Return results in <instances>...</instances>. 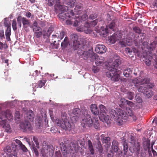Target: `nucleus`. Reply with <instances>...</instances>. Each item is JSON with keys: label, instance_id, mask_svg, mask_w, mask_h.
I'll use <instances>...</instances> for the list:
<instances>
[{"label": "nucleus", "instance_id": "f257e3e1", "mask_svg": "<svg viewBox=\"0 0 157 157\" xmlns=\"http://www.w3.org/2000/svg\"><path fill=\"white\" fill-rule=\"evenodd\" d=\"M82 114V118L81 122L82 126L84 128L87 127H90L93 124L95 129H98L99 128L100 124L98 118H94L92 120L90 115L88 114L87 110H85Z\"/></svg>", "mask_w": 157, "mask_h": 157}, {"label": "nucleus", "instance_id": "f03ea898", "mask_svg": "<svg viewBox=\"0 0 157 157\" xmlns=\"http://www.w3.org/2000/svg\"><path fill=\"white\" fill-rule=\"evenodd\" d=\"M120 64V60L119 59H116L113 62L111 67H109V71L106 72L107 76L110 78L111 80L114 81H117L120 79V74L121 71L117 70V68Z\"/></svg>", "mask_w": 157, "mask_h": 157}, {"label": "nucleus", "instance_id": "7ed1b4c3", "mask_svg": "<svg viewBox=\"0 0 157 157\" xmlns=\"http://www.w3.org/2000/svg\"><path fill=\"white\" fill-rule=\"evenodd\" d=\"M109 113L119 125L123 124V120H126L127 119L126 113L122 109H119L117 110V112L114 109H111L109 111Z\"/></svg>", "mask_w": 157, "mask_h": 157}, {"label": "nucleus", "instance_id": "20e7f679", "mask_svg": "<svg viewBox=\"0 0 157 157\" xmlns=\"http://www.w3.org/2000/svg\"><path fill=\"white\" fill-rule=\"evenodd\" d=\"M56 122L58 126L65 130L70 131L72 127L70 123L68 121L67 114L64 112L61 114V119L56 120Z\"/></svg>", "mask_w": 157, "mask_h": 157}, {"label": "nucleus", "instance_id": "39448f33", "mask_svg": "<svg viewBox=\"0 0 157 157\" xmlns=\"http://www.w3.org/2000/svg\"><path fill=\"white\" fill-rule=\"evenodd\" d=\"M68 7L65 6H60V10L61 12L58 15L60 19L64 21L68 18H70L72 16H74V13L73 10L70 11L68 10Z\"/></svg>", "mask_w": 157, "mask_h": 157}, {"label": "nucleus", "instance_id": "423d86ee", "mask_svg": "<svg viewBox=\"0 0 157 157\" xmlns=\"http://www.w3.org/2000/svg\"><path fill=\"white\" fill-rule=\"evenodd\" d=\"M84 48L78 50L77 51V54L83 58L84 59L86 60L89 58H90V61H92L93 59H95L97 57V54L94 53L93 51L90 49L88 51L82 50Z\"/></svg>", "mask_w": 157, "mask_h": 157}, {"label": "nucleus", "instance_id": "0eeeda50", "mask_svg": "<svg viewBox=\"0 0 157 157\" xmlns=\"http://www.w3.org/2000/svg\"><path fill=\"white\" fill-rule=\"evenodd\" d=\"M150 79L149 78L146 77H142L141 79L139 80L137 78L134 79L132 82L135 84L136 87H137L138 86L144 84H147L149 82Z\"/></svg>", "mask_w": 157, "mask_h": 157}, {"label": "nucleus", "instance_id": "6e6552de", "mask_svg": "<svg viewBox=\"0 0 157 157\" xmlns=\"http://www.w3.org/2000/svg\"><path fill=\"white\" fill-rule=\"evenodd\" d=\"M20 128L25 131L27 130L31 131L32 130V126L30 123L28 121L25 120L24 122H21L20 124Z\"/></svg>", "mask_w": 157, "mask_h": 157}, {"label": "nucleus", "instance_id": "1a4fd4ad", "mask_svg": "<svg viewBox=\"0 0 157 157\" xmlns=\"http://www.w3.org/2000/svg\"><path fill=\"white\" fill-rule=\"evenodd\" d=\"M95 51L97 53L103 54L106 52V48L103 45L98 44L96 47Z\"/></svg>", "mask_w": 157, "mask_h": 157}, {"label": "nucleus", "instance_id": "9d476101", "mask_svg": "<svg viewBox=\"0 0 157 157\" xmlns=\"http://www.w3.org/2000/svg\"><path fill=\"white\" fill-rule=\"evenodd\" d=\"M73 48L74 50H81V49L84 48L86 47V46L83 45V44L80 43L79 41H74L73 43Z\"/></svg>", "mask_w": 157, "mask_h": 157}, {"label": "nucleus", "instance_id": "9b49d317", "mask_svg": "<svg viewBox=\"0 0 157 157\" xmlns=\"http://www.w3.org/2000/svg\"><path fill=\"white\" fill-rule=\"evenodd\" d=\"M89 26V25H85V26L82 25L77 27L76 28V30L78 32H84L86 34L90 33L91 31L88 29V26Z\"/></svg>", "mask_w": 157, "mask_h": 157}, {"label": "nucleus", "instance_id": "f8f14e48", "mask_svg": "<svg viewBox=\"0 0 157 157\" xmlns=\"http://www.w3.org/2000/svg\"><path fill=\"white\" fill-rule=\"evenodd\" d=\"M22 22L23 26L26 31H27V28L31 25L30 21L24 17L21 16Z\"/></svg>", "mask_w": 157, "mask_h": 157}, {"label": "nucleus", "instance_id": "ddd939ff", "mask_svg": "<svg viewBox=\"0 0 157 157\" xmlns=\"http://www.w3.org/2000/svg\"><path fill=\"white\" fill-rule=\"evenodd\" d=\"M34 115L33 111L29 110L26 114L25 121H33L34 120Z\"/></svg>", "mask_w": 157, "mask_h": 157}, {"label": "nucleus", "instance_id": "4468645a", "mask_svg": "<svg viewBox=\"0 0 157 157\" xmlns=\"http://www.w3.org/2000/svg\"><path fill=\"white\" fill-rule=\"evenodd\" d=\"M97 57L95 59H93L92 61H94L96 60L95 62L96 65L98 66H100L102 65L104 63V58L103 57H99L97 54Z\"/></svg>", "mask_w": 157, "mask_h": 157}, {"label": "nucleus", "instance_id": "2eb2a0df", "mask_svg": "<svg viewBox=\"0 0 157 157\" xmlns=\"http://www.w3.org/2000/svg\"><path fill=\"white\" fill-rule=\"evenodd\" d=\"M80 112V110L78 109L75 108L74 109L71 113L70 114V116L71 118H74L76 119L78 118V114Z\"/></svg>", "mask_w": 157, "mask_h": 157}, {"label": "nucleus", "instance_id": "dca6fc26", "mask_svg": "<svg viewBox=\"0 0 157 157\" xmlns=\"http://www.w3.org/2000/svg\"><path fill=\"white\" fill-rule=\"evenodd\" d=\"M90 109L92 113L94 115H98L99 114V110L96 105L92 104L90 106Z\"/></svg>", "mask_w": 157, "mask_h": 157}, {"label": "nucleus", "instance_id": "f3484780", "mask_svg": "<svg viewBox=\"0 0 157 157\" xmlns=\"http://www.w3.org/2000/svg\"><path fill=\"white\" fill-rule=\"evenodd\" d=\"M118 141L113 140L112 143L111 151L112 152H117L118 151Z\"/></svg>", "mask_w": 157, "mask_h": 157}, {"label": "nucleus", "instance_id": "a211bd4d", "mask_svg": "<svg viewBox=\"0 0 157 157\" xmlns=\"http://www.w3.org/2000/svg\"><path fill=\"white\" fill-rule=\"evenodd\" d=\"M65 33L63 31L57 32L55 34L52 35V37L54 38H56L59 39L60 40L62 39L64 36Z\"/></svg>", "mask_w": 157, "mask_h": 157}, {"label": "nucleus", "instance_id": "6ab92c4d", "mask_svg": "<svg viewBox=\"0 0 157 157\" xmlns=\"http://www.w3.org/2000/svg\"><path fill=\"white\" fill-rule=\"evenodd\" d=\"M33 31H35V35L37 38L40 37L42 35L41 28L40 27L37 28V29L35 28H33Z\"/></svg>", "mask_w": 157, "mask_h": 157}, {"label": "nucleus", "instance_id": "aec40b11", "mask_svg": "<svg viewBox=\"0 0 157 157\" xmlns=\"http://www.w3.org/2000/svg\"><path fill=\"white\" fill-rule=\"evenodd\" d=\"M69 43L68 38L67 37H66L61 44V47L62 49H64L66 48L68 46Z\"/></svg>", "mask_w": 157, "mask_h": 157}, {"label": "nucleus", "instance_id": "412c9836", "mask_svg": "<svg viewBox=\"0 0 157 157\" xmlns=\"http://www.w3.org/2000/svg\"><path fill=\"white\" fill-rule=\"evenodd\" d=\"M150 140L148 139H146L143 142V146L145 150L150 149Z\"/></svg>", "mask_w": 157, "mask_h": 157}, {"label": "nucleus", "instance_id": "4be33fe9", "mask_svg": "<svg viewBox=\"0 0 157 157\" xmlns=\"http://www.w3.org/2000/svg\"><path fill=\"white\" fill-rule=\"evenodd\" d=\"M88 149L90 151V153L92 155L94 154V151L93 147V144L90 140L88 141Z\"/></svg>", "mask_w": 157, "mask_h": 157}, {"label": "nucleus", "instance_id": "5701e85b", "mask_svg": "<svg viewBox=\"0 0 157 157\" xmlns=\"http://www.w3.org/2000/svg\"><path fill=\"white\" fill-rule=\"evenodd\" d=\"M133 69V68H127L125 69L123 72L124 75L127 77H128L132 73Z\"/></svg>", "mask_w": 157, "mask_h": 157}, {"label": "nucleus", "instance_id": "b1692460", "mask_svg": "<svg viewBox=\"0 0 157 157\" xmlns=\"http://www.w3.org/2000/svg\"><path fill=\"white\" fill-rule=\"evenodd\" d=\"M117 34H113L112 36L109 37L108 41L111 44H114L117 41Z\"/></svg>", "mask_w": 157, "mask_h": 157}, {"label": "nucleus", "instance_id": "393cba45", "mask_svg": "<svg viewBox=\"0 0 157 157\" xmlns=\"http://www.w3.org/2000/svg\"><path fill=\"white\" fill-rule=\"evenodd\" d=\"M82 4L79 3L76 6L75 8V10L77 14H79L80 13L82 9Z\"/></svg>", "mask_w": 157, "mask_h": 157}, {"label": "nucleus", "instance_id": "a878e982", "mask_svg": "<svg viewBox=\"0 0 157 157\" xmlns=\"http://www.w3.org/2000/svg\"><path fill=\"white\" fill-rule=\"evenodd\" d=\"M69 147L71 151H76L78 148V145L76 143H71Z\"/></svg>", "mask_w": 157, "mask_h": 157}, {"label": "nucleus", "instance_id": "bb28decb", "mask_svg": "<svg viewBox=\"0 0 157 157\" xmlns=\"http://www.w3.org/2000/svg\"><path fill=\"white\" fill-rule=\"evenodd\" d=\"M109 33L108 27L106 26V27H101L100 29V34L102 36H105L106 35Z\"/></svg>", "mask_w": 157, "mask_h": 157}, {"label": "nucleus", "instance_id": "cd10ccee", "mask_svg": "<svg viewBox=\"0 0 157 157\" xmlns=\"http://www.w3.org/2000/svg\"><path fill=\"white\" fill-rule=\"evenodd\" d=\"M47 149L45 150V153L49 152L50 154L52 155L54 153V148L52 145H50L47 146Z\"/></svg>", "mask_w": 157, "mask_h": 157}, {"label": "nucleus", "instance_id": "c85d7f7f", "mask_svg": "<svg viewBox=\"0 0 157 157\" xmlns=\"http://www.w3.org/2000/svg\"><path fill=\"white\" fill-rule=\"evenodd\" d=\"M99 107L100 109L99 116L101 115L102 114H106V107L102 105H99Z\"/></svg>", "mask_w": 157, "mask_h": 157}, {"label": "nucleus", "instance_id": "c756f323", "mask_svg": "<svg viewBox=\"0 0 157 157\" xmlns=\"http://www.w3.org/2000/svg\"><path fill=\"white\" fill-rule=\"evenodd\" d=\"M88 19V15L86 14H85L82 15L81 17V22L82 21H84V23L86 25H88V23L87 22V19Z\"/></svg>", "mask_w": 157, "mask_h": 157}, {"label": "nucleus", "instance_id": "7c9ffc66", "mask_svg": "<svg viewBox=\"0 0 157 157\" xmlns=\"http://www.w3.org/2000/svg\"><path fill=\"white\" fill-rule=\"evenodd\" d=\"M144 93L145 96L148 98H151L153 95L152 91L147 89H146Z\"/></svg>", "mask_w": 157, "mask_h": 157}, {"label": "nucleus", "instance_id": "2f4dec72", "mask_svg": "<svg viewBox=\"0 0 157 157\" xmlns=\"http://www.w3.org/2000/svg\"><path fill=\"white\" fill-rule=\"evenodd\" d=\"M99 118H101V119H103L104 121L108 123V121L109 120V117L106 114H102L101 115L99 116Z\"/></svg>", "mask_w": 157, "mask_h": 157}, {"label": "nucleus", "instance_id": "473e14b6", "mask_svg": "<svg viewBox=\"0 0 157 157\" xmlns=\"http://www.w3.org/2000/svg\"><path fill=\"white\" fill-rule=\"evenodd\" d=\"M7 124V121L4 118H2L0 114V126L3 127Z\"/></svg>", "mask_w": 157, "mask_h": 157}, {"label": "nucleus", "instance_id": "72a5a7b5", "mask_svg": "<svg viewBox=\"0 0 157 157\" xmlns=\"http://www.w3.org/2000/svg\"><path fill=\"white\" fill-rule=\"evenodd\" d=\"M11 34V29L7 28L5 32V35L6 39L9 41L10 40V36Z\"/></svg>", "mask_w": 157, "mask_h": 157}, {"label": "nucleus", "instance_id": "f704fd0d", "mask_svg": "<svg viewBox=\"0 0 157 157\" xmlns=\"http://www.w3.org/2000/svg\"><path fill=\"white\" fill-rule=\"evenodd\" d=\"M157 44V42L154 41L148 46V48L150 49V50H152L156 47Z\"/></svg>", "mask_w": 157, "mask_h": 157}, {"label": "nucleus", "instance_id": "c9c22d12", "mask_svg": "<svg viewBox=\"0 0 157 157\" xmlns=\"http://www.w3.org/2000/svg\"><path fill=\"white\" fill-rule=\"evenodd\" d=\"M116 22V21L115 20H113L109 25L107 26L108 27V28H109L110 29L113 30L115 26V23Z\"/></svg>", "mask_w": 157, "mask_h": 157}, {"label": "nucleus", "instance_id": "e433bc0d", "mask_svg": "<svg viewBox=\"0 0 157 157\" xmlns=\"http://www.w3.org/2000/svg\"><path fill=\"white\" fill-rule=\"evenodd\" d=\"M4 25L5 27H6L7 28L11 29L10 23L8 21V19L7 18L4 19Z\"/></svg>", "mask_w": 157, "mask_h": 157}, {"label": "nucleus", "instance_id": "4c0bfd02", "mask_svg": "<svg viewBox=\"0 0 157 157\" xmlns=\"http://www.w3.org/2000/svg\"><path fill=\"white\" fill-rule=\"evenodd\" d=\"M133 31L136 33L140 34L141 33L142 30L137 26H135L133 28Z\"/></svg>", "mask_w": 157, "mask_h": 157}, {"label": "nucleus", "instance_id": "58836bf2", "mask_svg": "<svg viewBox=\"0 0 157 157\" xmlns=\"http://www.w3.org/2000/svg\"><path fill=\"white\" fill-rule=\"evenodd\" d=\"M60 146L61 150L63 151V152L67 153V146L63 142H61L60 144Z\"/></svg>", "mask_w": 157, "mask_h": 157}, {"label": "nucleus", "instance_id": "ea45409f", "mask_svg": "<svg viewBox=\"0 0 157 157\" xmlns=\"http://www.w3.org/2000/svg\"><path fill=\"white\" fill-rule=\"evenodd\" d=\"M12 151L11 147L9 146H6L4 149V152L7 155H9Z\"/></svg>", "mask_w": 157, "mask_h": 157}, {"label": "nucleus", "instance_id": "a19ab883", "mask_svg": "<svg viewBox=\"0 0 157 157\" xmlns=\"http://www.w3.org/2000/svg\"><path fill=\"white\" fill-rule=\"evenodd\" d=\"M134 96V93L133 92H128L127 93V98L129 100H132Z\"/></svg>", "mask_w": 157, "mask_h": 157}, {"label": "nucleus", "instance_id": "79ce46f5", "mask_svg": "<svg viewBox=\"0 0 157 157\" xmlns=\"http://www.w3.org/2000/svg\"><path fill=\"white\" fill-rule=\"evenodd\" d=\"M12 27L14 31H15L17 30V23L16 20L14 19L12 21Z\"/></svg>", "mask_w": 157, "mask_h": 157}, {"label": "nucleus", "instance_id": "37998d69", "mask_svg": "<svg viewBox=\"0 0 157 157\" xmlns=\"http://www.w3.org/2000/svg\"><path fill=\"white\" fill-rule=\"evenodd\" d=\"M6 132H11V128L9 124H6L3 127Z\"/></svg>", "mask_w": 157, "mask_h": 157}, {"label": "nucleus", "instance_id": "c03bdc74", "mask_svg": "<svg viewBox=\"0 0 157 157\" xmlns=\"http://www.w3.org/2000/svg\"><path fill=\"white\" fill-rule=\"evenodd\" d=\"M17 21L18 26H19L20 28H21V22H22L21 16H18L17 18Z\"/></svg>", "mask_w": 157, "mask_h": 157}, {"label": "nucleus", "instance_id": "a18cd8bd", "mask_svg": "<svg viewBox=\"0 0 157 157\" xmlns=\"http://www.w3.org/2000/svg\"><path fill=\"white\" fill-rule=\"evenodd\" d=\"M136 87L138 88V91L144 93L145 92V91L147 89L146 87L144 86H140L139 87L138 86Z\"/></svg>", "mask_w": 157, "mask_h": 157}, {"label": "nucleus", "instance_id": "49530a36", "mask_svg": "<svg viewBox=\"0 0 157 157\" xmlns=\"http://www.w3.org/2000/svg\"><path fill=\"white\" fill-rule=\"evenodd\" d=\"M151 59L152 58L151 57L148 59L147 58L145 59L144 62L146 65L149 66L151 64Z\"/></svg>", "mask_w": 157, "mask_h": 157}, {"label": "nucleus", "instance_id": "de8ad7c7", "mask_svg": "<svg viewBox=\"0 0 157 157\" xmlns=\"http://www.w3.org/2000/svg\"><path fill=\"white\" fill-rule=\"evenodd\" d=\"M71 40L73 41H78V36L76 34H72L70 36Z\"/></svg>", "mask_w": 157, "mask_h": 157}, {"label": "nucleus", "instance_id": "09e8293b", "mask_svg": "<svg viewBox=\"0 0 157 157\" xmlns=\"http://www.w3.org/2000/svg\"><path fill=\"white\" fill-rule=\"evenodd\" d=\"M135 98L136 101L138 103H141L142 102V99L139 95H136Z\"/></svg>", "mask_w": 157, "mask_h": 157}, {"label": "nucleus", "instance_id": "8fccbe9b", "mask_svg": "<svg viewBox=\"0 0 157 157\" xmlns=\"http://www.w3.org/2000/svg\"><path fill=\"white\" fill-rule=\"evenodd\" d=\"M123 150L124 153V154H126L128 151V147L127 143H124L123 144Z\"/></svg>", "mask_w": 157, "mask_h": 157}, {"label": "nucleus", "instance_id": "3c124183", "mask_svg": "<svg viewBox=\"0 0 157 157\" xmlns=\"http://www.w3.org/2000/svg\"><path fill=\"white\" fill-rule=\"evenodd\" d=\"M124 112L125 113H126V116L127 117V116H129L131 117L133 114L132 110L130 109H129L127 110V112H125L124 111Z\"/></svg>", "mask_w": 157, "mask_h": 157}, {"label": "nucleus", "instance_id": "603ef678", "mask_svg": "<svg viewBox=\"0 0 157 157\" xmlns=\"http://www.w3.org/2000/svg\"><path fill=\"white\" fill-rule=\"evenodd\" d=\"M46 80H40L38 82V86L40 88H41L44 86V85L46 83Z\"/></svg>", "mask_w": 157, "mask_h": 157}, {"label": "nucleus", "instance_id": "864d4df0", "mask_svg": "<svg viewBox=\"0 0 157 157\" xmlns=\"http://www.w3.org/2000/svg\"><path fill=\"white\" fill-rule=\"evenodd\" d=\"M97 14L96 13H93L90 14L89 18L90 19H94L97 17Z\"/></svg>", "mask_w": 157, "mask_h": 157}, {"label": "nucleus", "instance_id": "5fc2aeb1", "mask_svg": "<svg viewBox=\"0 0 157 157\" xmlns=\"http://www.w3.org/2000/svg\"><path fill=\"white\" fill-rule=\"evenodd\" d=\"M135 147L137 151H139L140 149V143L137 142L136 144L133 145Z\"/></svg>", "mask_w": 157, "mask_h": 157}, {"label": "nucleus", "instance_id": "6e6d98bb", "mask_svg": "<svg viewBox=\"0 0 157 157\" xmlns=\"http://www.w3.org/2000/svg\"><path fill=\"white\" fill-rule=\"evenodd\" d=\"M8 47V46L6 44H3L2 42H0V49L2 50L3 48L6 49Z\"/></svg>", "mask_w": 157, "mask_h": 157}, {"label": "nucleus", "instance_id": "4d7b16f0", "mask_svg": "<svg viewBox=\"0 0 157 157\" xmlns=\"http://www.w3.org/2000/svg\"><path fill=\"white\" fill-rule=\"evenodd\" d=\"M32 147V149L33 150V151L35 155L36 156H38L39 155V152L37 149L34 147Z\"/></svg>", "mask_w": 157, "mask_h": 157}, {"label": "nucleus", "instance_id": "13d9d810", "mask_svg": "<svg viewBox=\"0 0 157 157\" xmlns=\"http://www.w3.org/2000/svg\"><path fill=\"white\" fill-rule=\"evenodd\" d=\"M19 147L23 151L25 152L27 151L28 149L24 145L22 144Z\"/></svg>", "mask_w": 157, "mask_h": 157}, {"label": "nucleus", "instance_id": "bf43d9fd", "mask_svg": "<svg viewBox=\"0 0 157 157\" xmlns=\"http://www.w3.org/2000/svg\"><path fill=\"white\" fill-rule=\"evenodd\" d=\"M43 32H44V33L43 34V36H47L49 37L50 35L51 32H49V29L47 30V32H46V33H45L44 30L43 31Z\"/></svg>", "mask_w": 157, "mask_h": 157}, {"label": "nucleus", "instance_id": "052dcab7", "mask_svg": "<svg viewBox=\"0 0 157 157\" xmlns=\"http://www.w3.org/2000/svg\"><path fill=\"white\" fill-rule=\"evenodd\" d=\"M135 138L134 137L132 136H130V139L131 140V143L133 144V145H134L135 144V143L136 142V141L134 140Z\"/></svg>", "mask_w": 157, "mask_h": 157}, {"label": "nucleus", "instance_id": "680f3d73", "mask_svg": "<svg viewBox=\"0 0 157 157\" xmlns=\"http://www.w3.org/2000/svg\"><path fill=\"white\" fill-rule=\"evenodd\" d=\"M128 100H126L124 98H121L120 100V102L121 103V104L126 105Z\"/></svg>", "mask_w": 157, "mask_h": 157}, {"label": "nucleus", "instance_id": "e2e57ef3", "mask_svg": "<svg viewBox=\"0 0 157 157\" xmlns=\"http://www.w3.org/2000/svg\"><path fill=\"white\" fill-rule=\"evenodd\" d=\"M0 38L1 39L5 38L3 30H1L0 31Z\"/></svg>", "mask_w": 157, "mask_h": 157}, {"label": "nucleus", "instance_id": "0e129e2a", "mask_svg": "<svg viewBox=\"0 0 157 157\" xmlns=\"http://www.w3.org/2000/svg\"><path fill=\"white\" fill-rule=\"evenodd\" d=\"M147 84V87L149 89L152 88L155 86L154 83L153 82H149Z\"/></svg>", "mask_w": 157, "mask_h": 157}, {"label": "nucleus", "instance_id": "69168bd1", "mask_svg": "<svg viewBox=\"0 0 157 157\" xmlns=\"http://www.w3.org/2000/svg\"><path fill=\"white\" fill-rule=\"evenodd\" d=\"M50 131L52 133H55L57 132V130L56 128L53 127L51 128Z\"/></svg>", "mask_w": 157, "mask_h": 157}, {"label": "nucleus", "instance_id": "338daca9", "mask_svg": "<svg viewBox=\"0 0 157 157\" xmlns=\"http://www.w3.org/2000/svg\"><path fill=\"white\" fill-rule=\"evenodd\" d=\"M125 51L129 55H131V53L132 52V49L128 48H126Z\"/></svg>", "mask_w": 157, "mask_h": 157}, {"label": "nucleus", "instance_id": "774afa93", "mask_svg": "<svg viewBox=\"0 0 157 157\" xmlns=\"http://www.w3.org/2000/svg\"><path fill=\"white\" fill-rule=\"evenodd\" d=\"M98 21V19H96L95 20L91 22V25L93 26H94L96 25Z\"/></svg>", "mask_w": 157, "mask_h": 157}]
</instances>
